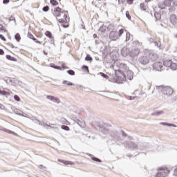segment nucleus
Wrapping results in <instances>:
<instances>
[{
	"mask_svg": "<svg viewBox=\"0 0 177 177\" xmlns=\"http://www.w3.org/2000/svg\"><path fill=\"white\" fill-rule=\"evenodd\" d=\"M110 136L111 138H113L115 140H118V142H122V140H124L122 138H128V134L125 133L124 130H121L120 133L116 131H111Z\"/></svg>",
	"mask_w": 177,
	"mask_h": 177,
	"instance_id": "nucleus-1",
	"label": "nucleus"
},
{
	"mask_svg": "<svg viewBox=\"0 0 177 177\" xmlns=\"http://www.w3.org/2000/svg\"><path fill=\"white\" fill-rule=\"evenodd\" d=\"M115 75L117 77L116 81L118 84H122L127 81V74L121 71L115 70Z\"/></svg>",
	"mask_w": 177,
	"mask_h": 177,
	"instance_id": "nucleus-2",
	"label": "nucleus"
},
{
	"mask_svg": "<svg viewBox=\"0 0 177 177\" xmlns=\"http://www.w3.org/2000/svg\"><path fill=\"white\" fill-rule=\"evenodd\" d=\"M156 89L167 96H171L174 93V89L169 86H156Z\"/></svg>",
	"mask_w": 177,
	"mask_h": 177,
	"instance_id": "nucleus-3",
	"label": "nucleus"
},
{
	"mask_svg": "<svg viewBox=\"0 0 177 177\" xmlns=\"http://www.w3.org/2000/svg\"><path fill=\"white\" fill-rule=\"evenodd\" d=\"M124 34V29L119 30L118 33L114 30H112L109 33V38L111 41H117L120 37Z\"/></svg>",
	"mask_w": 177,
	"mask_h": 177,
	"instance_id": "nucleus-4",
	"label": "nucleus"
},
{
	"mask_svg": "<svg viewBox=\"0 0 177 177\" xmlns=\"http://www.w3.org/2000/svg\"><path fill=\"white\" fill-rule=\"evenodd\" d=\"M114 66H117V67H118V68H120L122 71L126 72L128 71V70H129V68H128V66H127V64L122 62H120L118 61L115 62Z\"/></svg>",
	"mask_w": 177,
	"mask_h": 177,
	"instance_id": "nucleus-5",
	"label": "nucleus"
},
{
	"mask_svg": "<svg viewBox=\"0 0 177 177\" xmlns=\"http://www.w3.org/2000/svg\"><path fill=\"white\" fill-rule=\"evenodd\" d=\"M153 67L154 68V70H156V71H161V68H162V67H164V63L162 62H155L153 64Z\"/></svg>",
	"mask_w": 177,
	"mask_h": 177,
	"instance_id": "nucleus-6",
	"label": "nucleus"
},
{
	"mask_svg": "<svg viewBox=\"0 0 177 177\" xmlns=\"http://www.w3.org/2000/svg\"><path fill=\"white\" fill-rule=\"evenodd\" d=\"M139 63L143 66H146L149 63V57L147 56H142L138 59Z\"/></svg>",
	"mask_w": 177,
	"mask_h": 177,
	"instance_id": "nucleus-7",
	"label": "nucleus"
},
{
	"mask_svg": "<svg viewBox=\"0 0 177 177\" xmlns=\"http://www.w3.org/2000/svg\"><path fill=\"white\" fill-rule=\"evenodd\" d=\"M140 50L138 48L132 49L129 53V55L131 57H136L140 53Z\"/></svg>",
	"mask_w": 177,
	"mask_h": 177,
	"instance_id": "nucleus-8",
	"label": "nucleus"
},
{
	"mask_svg": "<svg viewBox=\"0 0 177 177\" xmlns=\"http://www.w3.org/2000/svg\"><path fill=\"white\" fill-rule=\"evenodd\" d=\"M164 4H160L158 7L160 9H165V6H171V4L172 3V0H165L164 1Z\"/></svg>",
	"mask_w": 177,
	"mask_h": 177,
	"instance_id": "nucleus-9",
	"label": "nucleus"
},
{
	"mask_svg": "<svg viewBox=\"0 0 177 177\" xmlns=\"http://www.w3.org/2000/svg\"><path fill=\"white\" fill-rule=\"evenodd\" d=\"M124 145H126L127 147H129V149H138V145L133 142H125Z\"/></svg>",
	"mask_w": 177,
	"mask_h": 177,
	"instance_id": "nucleus-10",
	"label": "nucleus"
},
{
	"mask_svg": "<svg viewBox=\"0 0 177 177\" xmlns=\"http://www.w3.org/2000/svg\"><path fill=\"white\" fill-rule=\"evenodd\" d=\"M46 97L47 99H48V100H50L51 102H54V103H57V104L60 103V100L55 96L47 95Z\"/></svg>",
	"mask_w": 177,
	"mask_h": 177,
	"instance_id": "nucleus-11",
	"label": "nucleus"
},
{
	"mask_svg": "<svg viewBox=\"0 0 177 177\" xmlns=\"http://www.w3.org/2000/svg\"><path fill=\"white\" fill-rule=\"evenodd\" d=\"M125 74L127 75L126 79L127 78V80H129L130 81L133 80V73H132L129 69L125 71Z\"/></svg>",
	"mask_w": 177,
	"mask_h": 177,
	"instance_id": "nucleus-12",
	"label": "nucleus"
},
{
	"mask_svg": "<svg viewBox=\"0 0 177 177\" xmlns=\"http://www.w3.org/2000/svg\"><path fill=\"white\" fill-rule=\"evenodd\" d=\"M170 23L173 24V26H176L177 24V17L176 15H171L169 17Z\"/></svg>",
	"mask_w": 177,
	"mask_h": 177,
	"instance_id": "nucleus-13",
	"label": "nucleus"
},
{
	"mask_svg": "<svg viewBox=\"0 0 177 177\" xmlns=\"http://www.w3.org/2000/svg\"><path fill=\"white\" fill-rule=\"evenodd\" d=\"M168 174H169V171H168V169H166V171H162L158 172L156 174V177H165V176H167V175H168Z\"/></svg>",
	"mask_w": 177,
	"mask_h": 177,
	"instance_id": "nucleus-14",
	"label": "nucleus"
},
{
	"mask_svg": "<svg viewBox=\"0 0 177 177\" xmlns=\"http://www.w3.org/2000/svg\"><path fill=\"white\" fill-rule=\"evenodd\" d=\"M149 59L152 61V62H156V60H157V59H158V55H157V53H149Z\"/></svg>",
	"mask_w": 177,
	"mask_h": 177,
	"instance_id": "nucleus-15",
	"label": "nucleus"
},
{
	"mask_svg": "<svg viewBox=\"0 0 177 177\" xmlns=\"http://www.w3.org/2000/svg\"><path fill=\"white\" fill-rule=\"evenodd\" d=\"M121 53L124 57H127V56H128V53H129V50H128V48L124 46L121 49Z\"/></svg>",
	"mask_w": 177,
	"mask_h": 177,
	"instance_id": "nucleus-16",
	"label": "nucleus"
},
{
	"mask_svg": "<svg viewBox=\"0 0 177 177\" xmlns=\"http://www.w3.org/2000/svg\"><path fill=\"white\" fill-rule=\"evenodd\" d=\"M147 2H150V0H145V3H141L140 8L141 10H147Z\"/></svg>",
	"mask_w": 177,
	"mask_h": 177,
	"instance_id": "nucleus-17",
	"label": "nucleus"
},
{
	"mask_svg": "<svg viewBox=\"0 0 177 177\" xmlns=\"http://www.w3.org/2000/svg\"><path fill=\"white\" fill-rule=\"evenodd\" d=\"M58 162H62V164H64L65 165H74V163L71 161H67V160L59 159Z\"/></svg>",
	"mask_w": 177,
	"mask_h": 177,
	"instance_id": "nucleus-18",
	"label": "nucleus"
},
{
	"mask_svg": "<svg viewBox=\"0 0 177 177\" xmlns=\"http://www.w3.org/2000/svg\"><path fill=\"white\" fill-rule=\"evenodd\" d=\"M149 144L147 143H142L140 147V150H149Z\"/></svg>",
	"mask_w": 177,
	"mask_h": 177,
	"instance_id": "nucleus-19",
	"label": "nucleus"
},
{
	"mask_svg": "<svg viewBox=\"0 0 177 177\" xmlns=\"http://www.w3.org/2000/svg\"><path fill=\"white\" fill-rule=\"evenodd\" d=\"M160 125H163L164 127H172L173 128H176V125L171 123L160 122Z\"/></svg>",
	"mask_w": 177,
	"mask_h": 177,
	"instance_id": "nucleus-20",
	"label": "nucleus"
},
{
	"mask_svg": "<svg viewBox=\"0 0 177 177\" xmlns=\"http://www.w3.org/2000/svg\"><path fill=\"white\" fill-rule=\"evenodd\" d=\"M171 64H172L171 60H166L163 62V65H165V67H171Z\"/></svg>",
	"mask_w": 177,
	"mask_h": 177,
	"instance_id": "nucleus-21",
	"label": "nucleus"
},
{
	"mask_svg": "<svg viewBox=\"0 0 177 177\" xmlns=\"http://www.w3.org/2000/svg\"><path fill=\"white\" fill-rule=\"evenodd\" d=\"M162 114H164V111H158V112H153L151 114V115H152V116L156 115V117H158Z\"/></svg>",
	"mask_w": 177,
	"mask_h": 177,
	"instance_id": "nucleus-22",
	"label": "nucleus"
},
{
	"mask_svg": "<svg viewBox=\"0 0 177 177\" xmlns=\"http://www.w3.org/2000/svg\"><path fill=\"white\" fill-rule=\"evenodd\" d=\"M100 131H101L102 133H104V135H106V133H109V130L106 129V127H100Z\"/></svg>",
	"mask_w": 177,
	"mask_h": 177,
	"instance_id": "nucleus-23",
	"label": "nucleus"
},
{
	"mask_svg": "<svg viewBox=\"0 0 177 177\" xmlns=\"http://www.w3.org/2000/svg\"><path fill=\"white\" fill-rule=\"evenodd\" d=\"M150 42H153L156 45V46H157V48H160V49H161V43L160 42H157V41H154V40L153 39H149Z\"/></svg>",
	"mask_w": 177,
	"mask_h": 177,
	"instance_id": "nucleus-24",
	"label": "nucleus"
},
{
	"mask_svg": "<svg viewBox=\"0 0 177 177\" xmlns=\"http://www.w3.org/2000/svg\"><path fill=\"white\" fill-rule=\"evenodd\" d=\"M170 68H171V70H173V71H175L176 70H177V64L171 62Z\"/></svg>",
	"mask_w": 177,
	"mask_h": 177,
	"instance_id": "nucleus-25",
	"label": "nucleus"
},
{
	"mask_svg": "<svg viewBox=\"0 0 177 177\" xmlns=\"http://www.w3.org/2000/svg\"><path fill=\"white\" fill-rule=\"evenodd\" d=\"M154 17L156 20H161V14H160L159 12H155Z\"/></svg>",
	"mask_w": 177,
	"mask_h": 177,
	"instance_id": "nucleus-26",
	"label": "nucleus"
},
{
	"mask_svg": "<svg viewBox=\"0 0 177 177\" xmlns=\"http://www.w3.org/2000/svg\"><path fill=\"white\" fill-rule=\"evenodd\" d=\"M106 30H107V27L104 25L100 26L99 28V31H100V32H106Z\"/></svg>",
	"mask_w": 177,
	"mask_h": 177,
	"instance_id": "nucleus-27",
	"label": "nucleus"
},
{
	"mask_svg": "<svg viewBox=\"0 0 177 177\" xmlns=\"http://www.w3.org/2000/svg\"><path fill=\"white\" fill-rule=\"evenodd\" d=\"M6 59H8V60H10L11 62H17V59L9 55H6Z\"/></svg>",
	"mask_w": 177,
	"mask_h": 177,
	"instance_id": "nucleus-28",
	"label": "nucleus"
},
{
	"mask_svg": "<svg viewBox=\"0 0 177 177\" xmlns=\"http://www.w3.org/2000/svg\"><path fill=\"white\" fill-rule=\"evenodd\" d=\"M62 84L64 85H68V86H73V85H74L71 82H68L67 80L63 81Z\"/></svg>",
	"mask_w": 177,
	"mask_h": 177,
	"instance_id": "nucleus-29",
	"label": "nucleus"
},
{
	"mask_svg": "<svg viewBox=\"0 0 177 177\" xmlns=\"http://www.w3.org/2000/svg\"><path fill=\"white\" fill-rule=\"evenodd\" d=\"M13 111L17 115H20L21 117H24V115L21 114V111H20V109H15Z\"/></svg>",
	"mask_w": 177,
	"mask_h": 177,
	"instance_id": "nucleus-30",
	"label": "nucleus"
},
{
	"mask_svg": "<svg viewBox=\"0 0 177 177\" xmlns=\"http://www.w3.org/2000/svg\"><path fill=\"white\" fill-rule=\"evenodd\" d=\"M0 32H8L6 28H5V26H3L2 24H0Z\"/></svg>",
	"mask_w": 177,
	"mask_h": 177,
	"instance_id": "nucleus-31",
	"label": "nucleus"
},
{
	"mask_svg": "<svg viewBox=\"0 0 177 177\" xmlns=\"http://www.w3.org/2000/svg\"><path fill=\"white\" fill-rule=\"evenodd\" d=\"M82 70L84 71V73H89V68H88V66L84 65L82 67Z\"/></svg>",
	"mask_w": 177,
	"mask_h": 177,
	"instance_id": "nucleus-32",
	"label": "nucleus"
},
{
	"mask_svg": "<svg viewBox=\"0 0 177 177\" xmlns=\"http://www.w3.org/2000/svg\"><path fill=\"white\" fill-rule=\"evenodd\" d=\"M86 62H92L93 59H92V57H91L90 55H87V56L85 57Z\"/></svg>",
	"mask_w": 177,
	"mask_h": 177,
	"instance_id": "nucleus-33",
	"label": "nucleus"
},
{
	"mask_svg": "<svg viewBox=\"0 0 177 177\" xmlns=\"http://www.w3.org/2000/svg\"><path fill=\"white\" fill-rule=\"evenodd\" d=\"M15 38L16 39V41H17V42L20 41V39H21V37H20V34L17 33L15 36Z\"/></svg>",
	"mask_w": 177,
	"mask_h": 177,
	"instance_id": "nucleus-34",
	"label": "nucleus"
},
{
	"mask_svg": "<svg viewBox=\"0 0 177 177\" xmlns=\"http://www.w3.org/2000/svg\"><path fill=\"white\" fill-rule=\"evenodd\" d=\"M129 39H131V33H129V32H127L126 33V42H128V41H129Z\"/></svg>",
	"mask_w": 177,
	"mask_h": 177,
	"instance_id": "nucleus-35",
	"label": "nucleus"
},
{
	"mask_svg": "<svg viewBox=\"0 0 177 177\" xmlns=\"http://www.w3.org/2000/svg\"><path fill=\"white\" fill-rule=\"evenodd\" d=\"M53 15L55 17H60V16L62 15V12H53Z\"/></svg>",
	"mask_w": 177,
	"mask_h": 177,
	"instance_id": "nucleus-36",
	"label": "nucleus"
},
{
	"mask_svg": "<svg viewBox=\"0 0 177 177\" xmlns=\"http://www.w3.org/2000/svg\"><path fill=\"white\" fill-rule=\"evenodd\" d=\"M50 2L53 6H57V5H59V3H57L56 0H50Z\"/></svg>",
	"mask_w": 177,
	"mask_h": 177,
	"instance_id": "nucleus-37",
	"label": "nucleus"
},
{
	"mask_svg": "<svg viewBox=\"0 0 177 177\" xmlns=\"http://www.w3.org/2000/svg\"><path fill=\"white\" fill-rule=\"evenodd\" d=\"M0 95L1 96H6V95H9V93H8L5 91L0 90Z\"/></svg>",
	"mask_w": 177,
	"mask_h": 177,
	"instance_id": "nucleus-38",
	"label": "nucleus"
},
{
	"mask_svg": "<svg viewBox=\"0 0 177 177\" xmlns=\"http://www.w3.org/2000/svg\"><path fill=\"white\" fill-rule=\"evenodd\" d=\"M30 120H31L32 122H35V124H38V122H39V120L35 118H30Z\"/></svg>",
	"mask_w": 177,
	"mask_h": 177,
	"instance_id": "nucleus-39",
	"label": "nucleus"
},
{
	"mask_svg": "<svg viewBox=\"0 0 177 177\" xmlns=\"http://www.w3.org/2000/svg\"><path fill=\"white\" fill-rule=\"evenodd\" d=\"M91 159L93 160V161H95L96 162H102V160L96 158V157H92Z\"/></svg>",
	"mask_w": 177,
	"mask_h": 177,
	"instance_id": "nucleus-40",
	"label": "nucleus"
},
{
	"mask_svg": "<svg viewBox=\"0 0 177 177\" xmlns=\"http://www.w3.org/2000/svg\"><path fill=\"white\" fill-rule=\"evenodd\" d=\"M61 128L62 129H64V131H70V127H68V126L62 125Z\"/></svg>",
	"mask_w": 177,
	"mask_h": 177,
	"instance_id": "nucleus-41",
	"label": "nucleus"
},
{
	"mask_svg": "<svg viewBox=\"0 0 177 177\" xmlns=\"http://www.w3.org/2000/svg\"><path fill=\"white\" fill-rule=\"evenodd\" d=\"M45 35H46L48 38H52V32H50V31H46L45 32Z\"/></svg>",
	"mask_w": 177,
	"mask_h": 177,
	"instance_id": "nucleus-42",
	"label": "nucleus"
},
{
	"mask_svg": "<svg viewBox=\"0 0 177 177\" xmlns=\"http://www.w3.org/2000/svg\"><path fill=\"white\" fill-rule=\"evenodd\" d=\"M108 31H111V30H114V25L109 24L107 27Z\"/></svg>",
	"mask_w": 177,
	"mask_h": 177,
	"instance_id": "nucleus-43",
	"label": "nucleus"
},
{
	"mask_svg": "<svg viewBox=\"0 0 177 177\" xmlns=\"http://www.w3.org/2000/svg\"><path fill=\"white\" fill-rule=\"evenodd\" d=\"M67 73L69 74V75H75V72H74L73 70H68L67 71Z\"/></svg>",
	"mask_w": 177,
	"mask_h": 177,
	"instance_id": "nucleus-44",
	"label": "nucleus"
},
{
	"mask_svg": "<svg viewBox=\"0 0 177 177\" xmlns=\"http://www.w3.org/2000/svg\"><path fill=\"white\" fill-rule=\"evenodd\" d=\"M43 12H48L49 10V6H46L42 8Z\"/></svg>",
	"mask_w": 177,
	"mask_h": 177,
	"instance_id": "nucleus-45",
	"label": "nucleus"
},
{
	"mask_svg": "<svg viewBox=\"0 0 177 177\" xmlns=\"http://www.w3.org/2000/svg\"><path fill=\"white\" fill-rule=\"evenodd\" d=\"M14 99H15V100H16L17 102H20V100H21L20 97H19V95H15L14 96Z\"/></svg>",
	"mask_w": 177,
	"mask_h": 177,
	"instance_id": "nucleus-46",
	"label": "nucleus"
},
{
	"mask_svg": "<svg viewBox=\"0 0 177 177\" xmlns=\"http://www.w3.org/2000/svg\"><path fill=\"white\" fill-rule=\"evenodd\" d=\"M126 17L128 19V20H131V15H129V11L126 12Z\"/></svg>",
	"mask_w": 177,
	"mask_h": 177,
	"instance_id": "nucleus-47",
	"label": "nucleus"
},
{
	"mask_svg": "<svg viewBox=\"0 0 177 177\" xmlns=\"http://www.w3.org/2000/svg\"><path fill=\"white\" fill-rule=\"evenodd\" d=\"M8 81H9L10 82H11V84H15V81H16V79L10 77V78L8 79Z\"/></svg>",
	"mask_w": 177,
	"mask_h": 177,
	"instance_id": "nucleus-48",
	"label": "nucleus"
},
{
	"mask_svg": "<svg viewBox=\"0 0 177 177\" xmlns=\"http://www.w3.org/2000/svg\"><path fill=\"white\" fill-rule=\"evenodd\" d=\"M62 12V8H60V7H57L54 8V12Z\"/></svg>",
	"mask_w": 177,
	"mask_h": 177,
	"instance_id": "nucleus-49",
	"label": "nucleus"
},
{
	"mask_svg": "<svg viewBox=\"0 0 177 177\" xmlns=\"http://www.w3.org/2000/svg\"><path fill=\"white\" fill-rule=\"evenodd\" d=\"M100 74L101 77H103V78H109V76H107V75L104 74V73L100 72Z\"/></svg>",
	"mask_w": 177,
	"mask_h": 177,
	"instance_id": "nucleus-50",
	"label": "nucleus"
},
{
	"mask_svg": "<svg viewBox=\"0 0 177 177\" xmlns=\"http://www.w3.org/2000/svg\"><path fill=\"white\" fill-rule=\"evenodd\" d=\"M32 41H34L35 42H36V44H39V45H41L42 43L40 41H38V39H37V38H33Z\"/></svg>",
	"mask_w": 177,
	"mask_h": 177,
	"instance_id": "nucleus-51",
	"label": "nucleus"
},
{
	"mask_svg": "<svg viewBox=\"0 0 177 177\" xmlns=\"http://www.w3.org/2000/svg\"><path fill=\"white\" fill-rule=\"evenodd\" d=\"M53 68H55V70H63V68L61 66H51Z\"/></svg>",
	"mask_w": 177,
	"mask_h": 177,
	"instance_id": "nucleus-52",
	"label": "nucleus"
},
{
	"mask_svg": "<svg viewBox=\"0 0 177 177\" xmlns=\"http://www.w3.org/2000/svg\"><path fill=\"white\" fill-rule=\"evenodd\" d=\"M28 38H30V39H32L35 38V37H34V35H32V34H31L30 32H28Z\"/></svg>",
	"mask_w": 177,
	"mask_h": 177,
	"instance_id": "nucleus-53",
	"label": "nucleus"
},
{
	"mask_svg": "<svg viewBox=\"0 0 177 177\" xmlns=\"http://www.w3.org/2000/svg\"><path fill=\"white\" fill-rule=\"evenodd\" d=\"M77 124L80 127H82V124H84V121L77 120Z\"/></svg>",
	"mask_w": 177,
	"mask_h": 177,
	"instance_id": "nucleus-54",
	"label": "nucleus"
},
{
	"mask_svg": "<svg viewBox=\"0 0 177 177\" xmlns=\"http://www.w3.org/2000/svg\"><path fill=\"white\" fill-rule=\"evenodd\" d=\"M127 2L129 5H132V3H133V0H127Z\"/></svg>",
	"mask_w": 177,
	"mask_h": 177,
	"instance_id": "nucleus-55",
	"label": "nucleus"
},
{
	"mask_svg": "<svg viewBox=\"0 0 177 177\" xmlns=\"http://www.w3.org/2000/svg\"><path fill=\"white\" fill-rule=\"evenodd\" d=\"M0 39H2V41H6V39L2 35H0Z\"/></svg>",
	"mask_w": 177,
	"mask_h": 177,
	"instance_id": "nucleus-56",
	"label": "nucleus"
},
{
	"mask_svg": "<svg viewBox=\"0 0 177 177\" xmlns=\"http://www.w3.org/2000/svg\"><path fill=\"white\" fill-rule=\"evenodd\" d=\"M13 20H14V21H16V19H15V17H10V21H13Z\"/></svg>",
	"mask_w": 177,
	"mask_h": 177,
	"instance_id": "nucleus-57",
	"label": "nucleus"
},
{
	"mask_svg": "<svg viewBox=\"0 0 177 177\" xmlns=\"http://www.w3.org/2000/svg\"><path fill=\"white\" fill-rule=\"evenodd\" d=\"M172 2H173V5L174 6H177V0H172Z\"/></svg>",
	"mask_w": 177,
	"mask_h": 177,
	"instance_id": "nucleus-58",
	"label": "nucleus"
},
{
	"mask_svg": "<svg viewBox=\"0 0 177 177\" xmlns=\"http://www.w3.org/2000/svg\"><path fill=\"white\" fill-rule=\"evenodd\" d=\"M66 21V20L63 19H59V23H64Z\"/></svg>",
	"mask_w": 177,
	"mask_h": 177,
	"instance_id": "nucleus-59",
	"label": "nucleus"
},
{
	"mask_svg": "<svg viewBox=\"0 0 177 177\" xmlns=\"http://www.w3.org/2000/svg\"><path fill=\"white\" fill-rule=\"evenodd\" d=\"M10 0H3V3H9Z\"/></svg>",
	"mask_w": 177,
	"mask_h": 177,
	"instance_id": "nucleus-60",
	"label": "nucleus"
},
{
	"mask_svg": "<svg viewBox=\"0 0 177 177\" xmlns=\"http://www.w3.org/2000/svg\"><path fill=\"white\" fill-rule=\"evenodd\" d=\"M118 2L120 4H122L124 2H125V0H118Z\"/></svg>",
	"mask_w": 177,
	"mask_h": 177,
	"instance_id": "nucleus-61",
	"label": "nucleus"
},
{
	"mask_svg": "<svg viewBox=\"0 0 177 177\" xmlns=\"http://www.w3.org/2000/svg\"><path fill=\"white\" fill-rule=\"evenodd\" d=\"M37 124H39V125H41V127H44V124H42V122H41L40 120L37 122Z\"/></svg>",
	"mask_w": 177,
	"mask_h": 177,
	"instance_id": "nucleus-62",
	"label": "nucleus"
},
{
	"mask_svg": "<svg viewBox=\"0 0 177 177\" xmlns=\"http://www.w3.org/2000/svg\"><path fill=\"white\" fill-rule=\"evenodd\" d=\"M43 127H49L50 128H52V127H51L50 125H49V124H46H46H43Z\"/></svg>",
	"mask_w": 177,
	"mask_h": 177,
	"instance_id": "nucleus-63",
	"label": "nucleus"
},
{
	"mask_svg": "<svg viewBox=\"0 0 177 177\" xmlns=\"http://www.w3.org/2000/svg\"><path fill=\"white\" fill-rule=\"evenodd\" d=\"M3 53H5V52L3 51V50L0 49V55H3Z\"/></svg>",
	"mask_w": 177,
	"mask_h": 177,
	"instance_id": "nucleus-64",
	"label": "nucleus"
}]
</instances>
